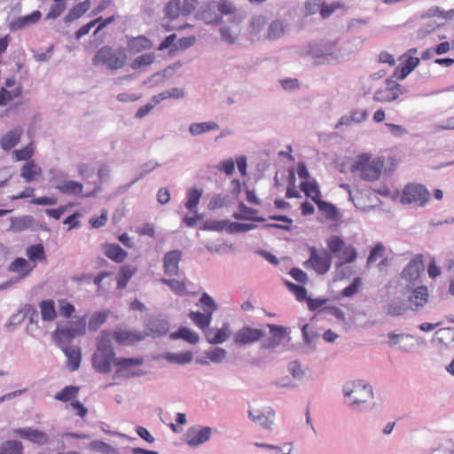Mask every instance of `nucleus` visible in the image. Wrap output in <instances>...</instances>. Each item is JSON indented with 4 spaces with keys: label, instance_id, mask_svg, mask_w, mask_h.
<instances>
[{
    "label": "nucleus",
    "instance_id": "dca6fc26",
    "mask_svg": "<svg viewBox=\"0 0 454 454\" xmlns=\"http://www.w3.org/2000/svg\"><path fill=\"white\" fill-rule=\"evenodd\" d=\"M13 432L15 435L38 445H43L48 442V435L44 432L38 429H33L31 427H20L15 429Z\"/></svg>",
    "mask_w": 454,
    "mask_h": 454
},
{
    "label": "nucleus",
    "instance_id": "4468645a",
    "mask_svg": "<svg viewBox=\"0 0 454 454\" xmlns=\"http://www.w3.org/2000/svg\"><path fill=\"white\" fill-rule=\"evenodd\" d=\"M211 434L212 428L209 427H192L186 432V442L190 447H197L207 442Z\"/></svg>",
    "mask_w": 454,
    "mask_h": 454
},
{
    "label": "nucleus",
    "instance_id": "e433bc0d",
    "mask_svg": "<svg viewBox=\"0 0 454 454\" xmlns=\"http://www.w3.org/2000/svg\"><path fill=\"white\" fill-rule=\"evenodd\" d=\"M56 189L63 194L79 195L82 192L83 185L76 181H64L56 185Z\"/></svg>",
    "mask_w": 454,
    "mask_h": 454
},
{
    "label": "nucleus",
    "instance_id": "7c9ffc66",
    "mask_svg": "<svg viewBox=\"0 0 454 454\" xmlns=\"http://www.w3.org/2000/svg\"><path fill=\"white\" fill-rule=\"evenodd\" d=\"M35 267V264L31 266L26 259L18 257L10 263L8 270L12 272L20 274L22 278L28 276Z\"/></svg>",
    "mask_w": 454,
    "mask_h": 454
},
{
    "label": "nucleus",
    "instance_id": "c756f323",
    "mask_svg": "<svg viewBox=\"0 0 454 454\" xmlns=\"http://www.w3.org/2000/svg\"><path fill=\"white\" fill-rule=\"evenodd\" d=\"M41 174V168L34 160L27 161L20 169V176L24 178L27 183L35 181Z\"/></svg>",
    "mask_w": 454,
    "mask_h": 454
},
{
    "label": "nucleus",
    "instance_id": "a19ab883",
    "mask_svg": "<svg viewBox=\"0 0 454 454\" xmlns=\"http://www.w3.org/2000/svg\"><path fill=\"white\" fill-rule=\"evenodd\" d=\"M189 317L192 322L204 332L209 327L212 321V316L208 313H201L200 311H191Z\"/></svg>",
    "mask_w": 454,
    "mask_h": 454
},
{
    "label": "nucleus",
    "instance_id": "f8f14e48",
    "mask_svg": "<svg viewBox=\"0 0 454 454\" xmlns=\"http://www.w3.org/2000/svg\"><path fill=\"white\" fill-rule=\"evenodd\" d=\"M270 329V337L264 339L261 342V348L275 350L276 348L281 345L283 340L286 337V328L282 325L268 324Z\"/></svg>",
    "mask_w": 454,
    "mask_h": 454
},
{
    "label": "nucleus",
    "instance_id": "603ef678",
    "mask_svg": "<svg viewBox=\"0 0 454 454\" xmlns=\"http://www.w3.org/2000/svg\"><path fill=\"white\" fill-rule=\"evenodd\" d=\"M228 224L229 220H211L206 221L200 229L203 231H222L223 230L227 231Z\"/></svg>",
    "mask_w": 454,
    "mask_h": 454
},
{
    "label": "nucleus",
    "instance_id": "4be33fe9",
    "mask_svg": "<svg viewBox=\"0 0 454 454\" xmlns=\"http://www.w3.org/2000/svg\"><path fill=\"white\" fill-rule=\"evenodd\" d=\"M110 333L112 340H115L120 345H131L144 339V334L141 332L118 330Z\"/></svg>",
    "mask_w": 454,
    "mask_h": 454
},
{
    "label": "nucleus",
    "instance_id": "a18cd8bd",
    "mask_svg": "<svg viewBox=\"0 0 454 454\" xmlns=\"http://www.w3.org/2000/svg\"><path fill=\"white\" fill-rule=\"evenodd\" d=\"M433 17H439L442 20H451L454 17V9L445 12L435 6L427 9L421 14L422 19H430Z\"/></svg>",
    "mask_w": 454,
    "mask_h": 454
},
{
    "label": "nucleus",
    "instance_id": "2f4dec72",
    "mask_svg": "<svg viewBox=\"0 0 454 454\" xmlns=\"http://www.w3.org/2000/svg\"><path fill=\"white\" fill-rule=\"evenodd\" d=\"M22 135V129L18 127L14 129L9 131L6 133L1 139V147L4 151H9L12 148H13L20 139V137Z\"/></svg>",
    "mask_w": 454,
    "mask_h": 454
},
{
    "label": "nucleus",
    "instance_id": "bf43d9fd",
    "mask_svg": "<svg viewBox=\"0 0 454 454\" xmlns=\"http://www.w3.org/2000/svg\"><path fill=\"white\" fill-rule=\"evenodd\" d=\"M206 356L210 362L220 364L226 358L227 351L224 348L216 347L207 350Z\"/></svg>",
    "mask_w": 454,
    "mask_h": 454
},
{
    "label": "nucleus",
    "instance_id": "2eb2a0df",
    "mask_svg": "<svg viewBox=\"0 0 454 454\" xmlns=\"http://www.w3.org/2000/svg\"><path fill=\"white\" fill-rule=\"evenodd\" d=\"M248 418L265 429L270 430L275 418L274 411L268 407L264 410L254 409L247 411Z\"/></svg>",
    "mask_w": 454,
    "mask_h": 454
},
{
    "label": "nucleus",
    "instance_id": "5701e85b",
    "mask_svg": "<svg viewBox=\"0 0 454 454\" xmlns=\"http://www.w3.org/2000/svg\"><path fill=\"white\" fill-rule=\"evenodd\" d=\"M217 4L215 1L209 2L199 13L200 19L209 25H219L223 18L216 12Z\"/></svg>",
    "mask_w": 454,
    "mask_h": 454
},
{
    "label": "nucleus",
    "instance_id": "37998d69",
    "mask_svg": "<svg viewBox=\"0 0 454 454\" xmlns=\"http://www.w3.org/2000/svg\"><path fill=\"white\" fill-rule=\"evenodd\" d=\"M42 319L43 321H52L57 317L55 303L52 300L42 301L39 304Z\"/></svg>",
    "mask_w": 454,
    "mask_h": 454
},
{
    "label": "nucleus",
    "instance_id": "338daca9",
    "mask_svg": "<svg viewBox=\"0 0 454 454\" xmlns=\"http://www.w3.org/2000/svg\"><path fill=\"white\" fill-rule=\"evenodd\" d=\"M288 372L292 374L293 378L297 380H301L305 376L304 370L301 369V365L298 361H293L288 364Z\"/></svg>",
    "mask_w": 454,
    "mask_h": 454
},
{
    "label": "nucleus",
    "instance_id": "1a4fd4ad",
    "mask_svg": "<svg viewBox=\"0 0 454 454\" xmlns=\"http://www.w3.org/2000/svg\"><path fill=\"white\" fill-rule=\"evenodd\" d=\"M424 270L423 256L422 254H417L403 268L400 276L403 280L408 283L407 286L422 285L420 277Z\"/></svg>",
    "mask_w": 454,
    "mask_h": 454
},
{
    "label": "nucleus",
    "instance_id": "4c0bfd02",
    "mask_svg": "<svg viewBox=\"0 0 454 454\" xmlns=\"http://www.w3.org/2000/svg\"><path fill=\"white\" fill-rule=\"evenodd\" d=\"M90 7V3L89 0H85L74 5L71 8L68 13L65 16L64 21L66 23H69L76 19H79L82 15H83Z\"/></svg>",
    "mask_w": 454,
    "mask_h": 454
},
{
    "label": "nucleus",
    "instance_id": "09e8293b",
    "mask_svg": "<svg viewBox=\"0 0 454 454\" xmlns=\"http://www.w3.org/2000/svg\"><path fill=\"white\" fill-rule=\"evenodd\" d=\"M201 196L202 190H199L196 188L190 189L186 194L187 200L185 202V207L188 210L192 211L194 208L197 207L198 204L200 203Z\"/></svg>",
    "mask_w": 454,
    "mask_h": 454
},
{
    "label": "nucleus",
    "instance_id": "412c9836",
    "mask_svg": "<svg viewBox=\"0 0 454 454\" xmlns=\"http://www.w3.org/2000/svg\"><path fill=\"white\" fill-rule=\"evenodd\" d=\"M169 329V322L163 317H157L149 320L145 335H152L153 337L165 335Z\"/></svg>",
    "mask_w": 454,
    "mask_h": 454
},
{
    "label": "nucleus",
    "instance_id": "4d7b16f0",
    "mask_svg": "<svg viewBox=\"0 0 454 454\" xmlns=\"http://www.w3.org/2000/svg\"><path fill=\"white\" fill-rule=\"evenodd\" d=\"M21 94V88L18 87L12 91L6 90L5 88L0 89V106H4L9 101H12L15 98L20 97Z\"/></svg>",
    "mask_w": 454,
    "mask_h": 454
},
{
    "label": "nucleus",
    "instance_id": "a211bd4d",
    "mask_svg": "<svg viewBox=\"0 0 454 454\" xmlns=\"http://www.w3.org/2000/svg\"><path fill=\"white\" fill-rule=\"evenodd\" d=\"M144 364L143 357H120L116 360V371L114 378H126V373L133 372V368Z\"/></svg>",
    "mask_w": 454,
    "mask_h": 454
},
{
    "label": "nucleus",
    "instance_id": "393cba45",
    "mask_svg": "<svg viewBox=\"0 0 454 454\" xmlns=\"http://www.w3.org/2000/svg\"><path fill=\"white\" fill-rule=\"evenodd\" d=\"M433 341L450 348L454 347V327H444L437 330Z\"/></svg>",
    "mask_w": 454,
    "mask_h": 454
},
{
    "label": "nucleus",
    "instance_id": "58836bf2",
    "mask_svg": "<svg viewBox=\"0 0 454 454\" xmlns=\"http://www.w3.org/2000/svg\"><path fill=\"white\" fill-rule=\"evenodd\" d=\"M160 166V163L153 161V160H149L145 163L141 164L138 168L137 176L135 179L131 180L130 183L127 184L123 187V189L128 190L134 184H136L140 179L144 178L147 174L151 173L152 171H153L156 168H158Z\"/></svg>",
    "mask_w": 454,
    "mask_h": 454
},
{
    "label": "nucleus",
    "instance_id": "c9c22d12",
    "mask_svg": "<svg viewBox=\"0 0 454 454\" xmlns=\"http://www.w3.org/2000/svg\"><path fill=\"white\" fill-rule=\"evenodd\" d=\"M105 254L115 262H121L127 257L128 253L118 244H106Z\"/></svg>",
    "mask_w": 454,
    "mask_h": 454
},
{
    "label": "nucleus",
    "instance_id": "6ab92c4d",
    "mask_svg": "<svg viewBox=\"0 0 454 454\" xmlns=\"http://www.w3.org/2000/svg\"><path fill=\"white\" fill-rule=\"evenodd\" d=\"M182 253L180 250H172L164 255L163 267L164 273L168 276H177L179 272V262Z\"/></svg>",
    "mask_w": 454,
    "mask_h": 454
},
{
    "label": "nucleus",
    "instance_id": "864d4df0",
    "mask_svg": "<svg viewBox=\"0 0 454 454\" xmlns=\"http://www.w3.org/2000/svg\"><path fill=\"white\" fill-rule=\"evenodd\" d=\"M89 447L90 450L100 452L102 454H119L116 449L112 447L110 444L99 440L92 441Z\"/></svg>",
    "mask_w": 454,
    "mask_h": 454
},
{
    "label": "nucleus",
    "instance_id": "0eeeda50",
    "mask_svg": "<svg viewBox=\"0 0 454 454\" xmlns=\"http://www.w3.org/2000/svg\"><path fill=\"white\" fill-rule=\"evenodd\" d=\"M429 199V191L424 184L411 183L404 186L399 202L422 207L428 203Z\"/></svg>",
    "mask_w": 454,
    "mask_h": 454
},
{
    "label": "nucleus",
    "instance_id": "9b49d317",
    "mask_svg": "<svg viewBox=\"0 0 454 454\" xmlns=\"http://www.w3.org/2000/svg\"><path fill=\"white\" fill-rule=\"evenodd\" d=\"M397 98V67L385 81V87L379 89L373 96L375 101H393Z\"/></svg>",
    "mask_w": 454,
    "mask_h": 454
},
{
    "label": "nucleus",
    "instance_id": "39448f33",
    "mask_svg": "<svg viewBox=\"0 0 454 454\" xmlns=\"http://www.w3.org/2000/svg\"><path fill=\"white\" fill-rule=\"evenodd\" d=\"M343 394L346 397L353 398L349 406L352 409H358V406L366 403L368 399L373 397L372 387L362 380L348 382L343 386Z\"/></svg>",
    "mask_w": 454,
    "mask_h": 454
},
{
    "label": "nucleus",
    "instance_id": "f704fd0d",
    "mask_svg": "<svg viewBox=\"0 0 454 454\" xmlns=\"http://www.w3.org/2000/svg\"><path fill=\"white\" fill-rule=\"evenodd\" d=\"M169 337L171 340L182 339L191 344H196L200 340V336L197 333L184 326H181L177 331L171 333Z\"/></svg>",
    "mask_w": 454,
    "mask_h": 454
},
{
    "label": "nucleus",
    "instance_id": "20e7f679",
    "mask_svg": "<svg viewBox=\"0 0 454 454\" xmlns=\"http://www.w3.org/2000/svg\"><path fill=\"white\" fill-rule=\"evenodd\" d=\"M327 251L331 255L336 256L340 261L336 262L335 267L340 268L345 263H349L356 259L357 253L351 245H346L343 239L337 235H333L326 239Z\"/></svg>",
    "mask_w": 454,
    "mask_h": 454
},
{
    "label": "nucleus",
    "instance_id": "cd10ccee",
    "mask_svg": "<svg viewBox=\"0 0 454 454\" xmlns=\"http://www.w3.org/2000/svg\"><path fill=\"white\" fill-rule=\"evenodd\" d=\"M42 16L40 11H34L32 13L18 18L10 24L12 31L23 29L31 24L37 22Z\"/></svg>",
    "mask_w": 454,
    "mask_h": 454
},
{
    "label": "nucleus",
    "instance_id": "b1692460",
    "mask_svg": "<svg viewBox=\"0 0 454 454\" xmlns=\"http://www.w3.org/2000/svg\"><path fill=\"white\" fill-rule=\"evenodd\" d=\"M400 68H399V81L404 80L419 64L420 59L417 57H399Z\"/></svg>",
    "mask_w": 454,
    "mask_h": 454
},
{
    "label": "nucleus",
    "instance_id": "f257e3e1",
    "mask_svg": "<svg viewBox=\"0 0 454 454\" xmlns=\"http://www.w3.org/2000/svg\"><path fill=\"white\" fill-rule=\"evenodd\" d=\"M116 360L118 358H116L112 343V334L110 331H103L92 356L93 367L97 372L106 374L111 372L112 364L116 366Z\"/></svg>",
    "mask_w": 454,
    "mask_h": 454
},
{
    "label": "nucleus",
    "instance_id": "6e6d98bb",
    "mask_svg": "<svg viewBox=\"0 0 454 454\" xmlns=\"http://www.w3.org/2000/svg\"><path fill=\"white\" fill-rule=\"evenodd\" d=\"M29 260L35 262L45 258L44 247L42 244L32 245L27 248Z\"/></svg>",
    "mask_w": 454,
    "mask_h": 454
},
{
    "label": "nucleus",
    "instance_id": "ddd939ff",
    "mask_svg": "<svg viewBox=\"0 0 454 454\" xmlns=\"http://www.w3.org/2000/svg\"><path fill=\"white\" fill-rule=\"evenodd\" d=\"M335 42L319 41L309 43L307 54L315 59L333 57L334 54Z\"/></svg>",
    "mask_w": 454,
    "mask_h": 454
},
{
    "label": "nucleus",
    "instance_id": "473e14b6",
    "mask_svg": "<svg viewBox=\"0 0 454 454\" xmlns=\"http://www.w3.org/2000/svg\"><path fill=\"white\" fill-rule=\"evenodd\" d=\"M161 358L171 364H186L192 361L193 354L192 351H184L180 353L166 352L161 355Z\"/></svg>",
    "mask_w": 454,
    "mask_h": 454
},
{
    "label": "nucleus",
    "instance_id": "de8ad7c7",
    "mask_svg": "<svg viewBox=\"0 0 454 454\" xmlns=\"http://www.w3.org/2000/svg\"><path fill=\"white\" fill-rule=\"evenodd\" d=\"M0 454H23V445L16 440H8L0 447Z\"/></svg>",
    "mask_w": 454,
    "mask_h": 454
},
{
    "label": "nucleus",
    "instance_id": "f03ea898",
    "mask_svg": "<svg viewBox=\"0 0 454 454\" xmlns=\"http://www.w3.org/2000/svg\"><path fill=\"white\" fill-rule=\"evenodd\" d=\"M368 153H362L357 156V160L350 167V171L356 173L360 172L361 179L368 182L378 180L381 174L384 160L380 157H377L370 161Z\"/></svg>",
    "mask_w": 454,
    "mask_h": 454
},
{
    "label": "nucleus",
    "instance_id": "c03bdc74",
    "mask_svg": "<svg viewBox=\"0 0 454 454\" xmlns=\"http://www.w3.org/2000/svg\"><path fill=\"white\" fill-rule=\"evenodd\" d=\"M219 33L223 41L229 44H234L239 38L240 29L230 26H223L219 28Z\"/></svg>",
    "mask_w": 454,
    "mask_h": 454
},
{
    "label": "nucleus",
    "instance_id": "a878e982",
    "mask_svg": "<svg viewBox=\"0 0 454 454\" xmlns=\"http://www.w3.org/2000/svg\"><path fill=\"white\" fill-rule=\"evenodd\" d=\"M52 336L60 347L68 346L67 344L77 336L70 326H57L52 333Z\"/></svg>",
    "mask_w": 454,
    "mask_h": 454
},
{
    "label": "nucleus",
    "instance_id": "ea45409f",
    "mask_svg": "<svg viewBox=\"0 0 454 454\" xmlns=\"http://www.w3.org/2000/svg\"><path fill=\"white\" fill-rule=\"evenodd\" d=\"M137 272V267L131 265H124L121 268L117 278V288L123 289L132 276Z\"/></svg>",
    "mask_w": 454,
    "mask_h": 454
},
{
    "label": "nucleus",
    "instance_id": "69168bd1",
    "mask_svg": "<svg viewBox=\"0 0 454 454\" xmlns=\"http://www.w3.org/2000/svg\"><path fill=\"white\" fill-rule=\"evenodd\" d=\"M415 348V341L411 335L399 334V349L411 352Z\"/></svg>",
    "mask_w": 454,
    "mask_h": 454
},
{
    "label": "nucleus",
    "instance_id": "3c124183",
    "mask_svg": "<svg viewBox=\"0 0 454 454\" xmlns=\"http://www.w3.org/2000/svg\"><path fill=\"white\" fill-rule=\"evenodd\" d=\"M79 389L80 388L75 386H67L56 394L55 399L61 402L70 401L77 395Z\"/></svg>",
    "mask_w": 454,
    "mask_h": 454
},
{
    "label": "nucleus",
    "instance_id": "423d86ee",
    "mask_svg": "<svg viewBox=\"0 0 454 454\" xmlns=\"http://www.w3.org/2000/svg\"><path fill=\"white\" fill-rule=\"evenodd\" d=\"M429 300L428 287L426 285L407 286L403 306L413 312H420Z\"/></svg>",
    "mask_w": 454,
    "mask_h": 454
},
{
    "label": "nucleus",
    "instance_id": "c85d7f7f",
    "mask_svg": "<svg viewBox=\"0 0 454 454\" xmlns=\"http://www.w3.org/2000/svg\"><path fill=\"white\" fill-rule=\"evenodd\" d=\"M11 225L9 230L14 232H20L33 228L35 220L32 215H21L19 217H11Z\"/></svg>",
    "mask_w": 454,
    "mask_h": 454
},
{
    "label": "nucleus",
    "instance_id": "052dcab7",
    "mask_svg": "<svg viewBox=\"0 0 454 454\" xmlns=\"http://www.w3.org/2000/svg\"><path fill=\"white\" fill-rule=\"evenodd\" d=\"M256 225L252 223H243L237 222H230L227 228V232L229 233H239V232H247L253 229H254Z\"/></svg>",
    "mask_w": 454,
    "mask_h": 454
},
{
    "label": "nucleus",
    "instance_id": "79ce46f5",
    "mask_svg": "<svg viewBox=\"0 0 454 454\" xmlns=\"http://www.w3.org/2000/svg\"><path fill=\"white\" fill-rule=\"evenodd\" d=\"M286 27L283 20H276L271 21L268 27L266 37L271 41L280 38L286 32Z\"/></svg>",
    "mask_w": 454,
    "mask_h": 454
},
{
    "label": "nucleus",
    "instance_id": "8fccbe9b",
    "mask_svg": "<svg viewBox=\"0 0 454 454\" xmlns=\"http://www.w3.org/2000/svg\"><path fill=\"white\" fill-rule=\"evenodd\" d=\"M108 317V312L102 310L94 313L89 321V330L97 331L106 321Z\"/></svg>",
    "mask_w": 454,
    "mask_h": 454
},
{
    "label": "nucleus",
    "instance_id": "680f3d73",
    "mask_svg": "<svg viewBox=\"0 0 454 454\" xmlns=\"http://www.w3.org/2000/svg\"><path fill=\"white\" fill-rule=\"evenodd\" d=\"M181 11L180 0H171L165 6L166 16L171 20L177 18Z\"/></svg>",
    "mask_w": 454,
    "mask_h": 454
},
{
    "label": "nucleus",
    "instance_id": "6e6552de",
    "mask_svg": "<svg viewBox=\"0 0 454 454\" xmlns=\"http://www.w3.org/2000/svg\"><path fill=\"white\" fill-rule=\"evenodd\" d=\"M309 251V258L304 262V266H310L319 275L327 273L331 269L333 260L329 251L323 249L318 252L315 247H310Z\"/></svg>",
    "mask_w": 454,
    "mask_h": 454
},
{
    "label": "nucleus",
    "instance_id": "9d476101",
    "mask_svg": "<svg viewBox=\"0 0 454 454\" xmlns=\"http://www.w3.org/2000/svg\"><path fill=\"white\" fill-rule=\"evenodd\" d=\"M265 336V331L244 325L233 334V341L237 346H245L254 343Z\"/></svg>",
    "mask_w": 454,
    "mask_h": 454
},
{
    "label": "nucleus",
    "instance_id": "7ed1b4c3",
    "mask_svg": "<svg viewBox=\"0 0 454 454\" xmlns=\"http://www.w3.org/2000/svg\"><path fill=\"white\" fill-rule=\"evenodd\" d=\"M127 60L126 51L122 47L113 49L111 46L100 48L92 59L94 66L106 65L107 69L116 70L122 68Z\"/></svg>",
    "mask_w": 454,
    "mask_h": 454
},
{
    "label": "nucleus",
    "instance_id": "5fc2aeb1",
    "mask_svg": "<svg viewBox=\"0 0 454 454\" xmlns=\"http://www.w3.org/2000/svg\"><path fill=\"white\" fill-rule=\"evenodd\" d=\"M155 56L153 53H145L136 58L130 67L132 69L137 70L142 67H147L153 63Z\"/></svg>",
    "mask_w": 454,
    "mask_h": 454
},
{
    "label": "nucleus",
    "instance_id": "774afa93",
    "mask_svg": "<svg viewBox=\"0 0 454 454\" xmlns=\"http://www.w3.org/2000/svg\"><path fill=\"white\" fill-rule=\"evenodd\" d=\"M229 202V196L223 195V194H217L216 196L213 197L209 203H208V208L210 210H214L216 208H221L223 207H225Z\"/></svg>",
    "mask_w": 454,
    "mask_h": 454
},
{
    "label": "nucleus",
    "instance_id": "13d9d810",
    "mask_svg": "<svg viewBox=\"0 0 454 454\" xmlns=\"http://www.w3.org/2000/svg\"><path fill=\"white\" fill-rule=\"evenodd\" d=\"M285 285L291 291L299 301H305L307 299V290L305 287L300 285H296L289 280H285Z\"/></svg>",
    "mask_w": 454,
    "mask_h": 454
},
{
    "label": "nucleus",
    "instance_id": "bb28decb",
    "mask_svg": "<svg viewBox=\"0 0 454 454\" xmlns=\"http://www.w3.org/2000/svg\"><path fill=\"white\" fill-rule=\"evenodd\" d=\"M61 348L67 357V364L70 371L74 372L78 370L82 359L81 349L72 346H63Z\"/></svg>",
    "mask_w": 454,
    "mask_h": 454
},
{
    "label": "nucleus",
    "instance_id": "f3484780",
    "mask_svg": "<svg viewBox=\"0 0 454 454\" xmlns=\"http://www.w3.org/2000/svg\"><path fill=\"white\" fill-rule=\"evenodd\" d=\"M230 325L224 323L221 328H207L205 331L207 340L210 344H221L226 341L231 335Z\"/></svg>",
    "mask_w": 454,
    "mask_h": 454
},
{
    "label": "nucleus",
    "instance_id": "e2e57ef3",
    "mask_svg": "<svg viewBox=\"0 0 454 454\" xmlns=\"http://www.w3.org/2000/svg\"><path fill=\"white\" fill-rule=\"evenodd\" d=\"M238 207L239 209V212L234 213L232 215L237 220H250L251 217L248 216L247 215H254L258 212L256 209L247 207L243 201H240L239 203Z\"/></svg>",
    "mask_w": 454,
    "mask_h": 454
},
{
    "label": "nucleus",
    "instance_id": "72a5a7b5",
    "mask_svg": "<svg viewBox=\"0 0 454 454\" xmlns=\"http://www.w3.org/2000/svg\"><path fill=\"white\" fill-rule=\"evenodd\" d=\"M218 129L219 125L215 121L192 122L189 126V132L196 137Z\"/></svg>",
    "mask_w": 454,
    "mask_h": 454
},
{
    "label": "nucleus",
    "instance_id": "0e129e2a",
    "mask_svg": "<svg viewBox=\"0 0 454 454\" xmlns=\"http://www.w3.org/2000/svg\"><path fill=\"white\" fill-rule=\"evenodd\" d=\"M200 302L204 307V312L213 315V312L215 311L218 307L214 299L208 295L207 293L202 294Z\"/></svg>",
    "mask_w": 454,
    "mask_h": 454
},
{
    "label": "nucleus",
    "instance_id": "49530a36",
    "mask_svg": "<svg viewBox=\"0 0 454 454\" xmlns=\"http://www.w3.org/2000/svg\"><path fill=\"white\" fill-rule=\"evenodd\" d=\"M318 209L323 212L330 221H337L340 218L338 208L331 202L319 201Z\"/></svg>",
    "mask_w": 454,
    "mask_h": 454
},
{
    "label": "nucleus",
    "instance_id": "aec40b11",
    "mask_svg": "<svg viewBox=\"0 0 454 454\" xmlns=\"http://www.w3.org/2000/svg\"><path fill=\"white\" fill-rule=\"evenodd\" d=\"M153 46V42L145 35H127V50L130 54H137L150 50Z\"/></svg>",
    "mask_w": 454,
    "mask_h": 454
}]
</instances>
